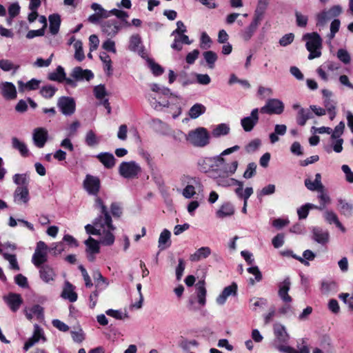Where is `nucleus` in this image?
<instances>
[{
	"label": "nucleus",
	"instance_id": "9d476101",
	"mask_svg": "<svg viewBox=\"0 0 353 353\" xmlns=\"http://www.w3.org/2000/svg\"><path fill=\"white\" fill-rule=\"evenodd\" d=\"M57 106L63 114L70 116L76 110V103L73 98L70 97H61L58 99Z\"/></svg>",
	"mask_w": 353,
	"mask_h": 353
},
{
	"label": "nucleus",
	"instance_id": "f8f14e48",
	"mask_svg": "<svg viewBox=\"0 0 353 353\" xmlns=\"http://www.w3.org/2000/svg\"><path fill=\"white\" fill-rule=\"evenodd\" d=\"M101 182L97 176L87 174L83 181V187L89 194L97 196L99 192Z\"/></svg>",
	"mask_w": 353,
	"mask_h": 353
},
{
	"label": "nucleus",
	"instance_id": "2eb2a0df",
	"mask_svg": "<svg viewBox=\"0 0 353 353\" xmlns=\"http://www.w3.org/2000/svg\"><path fill=\"white\" fill-rule=\"evenodd\" d=\"M48 139V132L45 128H37L32 132V141L34 145L42 148L45 146Z\"/></svg>",
	"mask_w": 353,
	"mask_h": 353
},
{
	"label": "nucleus",
	"instance_id": "a211bd4d",
	"mask_svg": "<svg viewBox=\"0 0 353 353\" xmlns=\"http://www.w3.org/2000/svg\"><path fill=\"white\" fill-rule=\"evenodd\" d=\"M278 294L280 299L285 303L292 302V299L288 292L291 288V281L290 277H286L282 282L278 284Z\"/></svg>",
	"mask_w": 353,
	"mask_h": 353
},
{
	"label": "nucleus",
	"instance_id": "20e7f679",
	"mask_svg": "<svg viewBox=\"0 0 353 353\" xmlns=\"http://www.w3.org/2000/svg\"><path fill=\"white\" fill-rule=\"evenodd\" d=\"M141 172L140 165L134 161H123L119 166V173L125 179L137 178Z\"/></svg>",
	"mask_w": 353,
	"mask_h": 353
},
{
	"label": "nucleus",
	"instance_id": "393cba45",
	"mask_svg": "<svg viewBox=\"0 0 353 353\" xmlns=\"http://www.w3.org/2000/svg\"><path fill=\"white\" fill-rule=\"evenodd\" d=\"M74 286L69 281H65L63 290L61 292V297L64 299H68L69 301L73 303L77 300V294L74 292Z\"/></svg>",
	"mask_w": 353,
	"mask_h": 353
},
{
	"label": "nucleus",
	"instance_id": "ea45409f",
	"mask_svg": "<svg viewBox=\"0 0 353 353\" xmlns=\"http://www.w3.org/2000/svg\"><path fill=\"white\" fill-rule=\"evenodd\" d=\"M50 21V31L52 34L55 35L59 32L60 24H61V18L58 14H51L49 17Z\"/></svg>",
	"mask_w": 353,
	"mask_h": 353
},
{
	"label": "nucleus",
	"instance_id": "c03bdc74",
	"mask_svg": "<svg viewBox=\"0 0 353 353\" xmlns=\"http://www.w3.org/2000/svg\"><path fill=\"white\" fill-rule=\"evenodd\" d=\"M234 209L232 204L226 203L222 205L220 209L216 212V216L219 218H224L231 216L234 214Z\"/></svg>",
	"mask_w": 353,
	"mask_h": 353
},
{
	"label": "nucleus",
	"instance_id": "4468645a",
	"mask_svg": "<svg viewBox=\"0 0 353 353\" xmlns=\"http://www.w3.org/2000/svg\"><path fill=\"white\" fill-rule=\"evenodd\" d=\"M220 162L217 159V156L213 157L201 158L198 161V168L201 172H208L211 171V176L214 174L216 168V163Z\"/></svg>",
	"mask_w": 353,
	"mask_h": 353
},
{
	"label": "nucleus",
	"instance_id": "680f3d73",
	"mask_svg": "<svg viewBox=\"0 0 353 353\" xmlns=\"http://www.w3.org/2000/svg\"><path fill=\"white\" fill-rule=\"evenodd\" d=\"M93 92L97 99H103L108 96V92L103 84H99L94 87Z\"/></svg>",
	"mask_w": 353,
	"mask_h": 353
},
{
	"label": "nucleus",
	"instance_id": "79ce46f5",
	"mask_svg": "<svg viewBox=\"0 0 353 353\" xmlns=\"http://www.w3.org/2000/svg\"><path fill=\"white\" fill-rule=\"evenodd\" d=\"M108 12H109V17H110V15H114L115 17H117V18L118 19L120 20L119 23H121V24L123 23V26H130V24L127 21V19L128 18L129 16H128V14L125 11H123L121 10L114 8V9H112L111 10H109Z\"/></svg>",
	"mask_w": 353,
	"mask_h": 353
},
{
	"label": "nucleus",
	"instance_id": "72a5a7b5",
	"mask_svg": "<svg viewBox=\"0 0 353 353\" xmlns=\"http://www.w3.org/2000/svg\"><path fill=\"white\" fill-rule=\"evenodd\" d=\"M210 254L211 249L209 247H201L190 256V260L191 261H199L208 258Z\"/></svg>",
	"mask_w": 353,
	"mask_h": 353
},
{
	"label": "nucleus",
	"instance_id": "f3484780",
	"mask_svg": "<svg viewBox=\"0 0 353 353\" xmlns=\"http://www.w3.org/2000/svg\"><path fill=\"white\" fill-rule=\"evenodd\" d=\"M13 200L17 204L26 205L30 201L28 187L17 186L13 193Z\"/></svg>",
	"mask_w": 353,
	"mask_h": 353
},
{
	"label": "nucleus",
	"instance_id": "f704fd0d",
	"mask_svg": "<svg viewBox=\"0 0 353 353\" xmlns=\"http://www.w3.org/2000/svg\"><path fill=\"white\" fill-rule=\"evenodd\" d=\"M196 296H197L198 303L201 306H204L206 303L205 296H206V293H207V290L205 287L204 280L199 281L196 284Z\"/></svg>",
	"mask_w": 353,
	"mask_h": 353
},
{
	"label": "nucleus",
	"instance_id": "5fc2aeb1",
	"mask_svg": "<svg viewBox=\"0 0 353 353\" xmlns=\"http://www.w3.org/2000/svg\"><path fill=\"white\" fill-rule=\"evenodd\" d=\"M316 26L320 27L324 26L327 21L332 19L327 10H323L322 12L318 13L316 16Z\"/></svg>",
	"mask_w": 353,
	"mask_h": 353
},
{
	"label": "nucleus",
	"instance_id": "58836bf2",
	"mask_svg": "<svg viewBox=\"0 0 353 353\" xmlns=\"http://www.w3.org/2000/svg\"><path fill=\"white\" fill-rule=\"evenodd\" d=\"M92 277L96 283V288L105 289L109 285V281L103 277L99 270H96L92 272Z\"/></svg>",
	"mask_w": 353,
	"mask_h": 353
},
{
	"label": "nucleus",
	"instance_id": "f03ea898",
	"mask_svg": "<svg viewBox=\"0 0 353 353\" xmlns=\"http://www.w3.org/2000/svg\"><path fill=\"white\" fill-rule=\"evenodd\" d=\"M210 134L206 128L199 127L189 131L185 135L186 141L194 147L203 148L210 143Z\"/></svg>",
	"mask_w": 353,
	"mask_h": 353
},
{
	"label": "nucleus",
	"instance_id": "ddd939ff",
	"mask_svg": "<svg viewBox=\"0 0 353 353\" xmlns=\"http://www.w3.org/2000/svg\"><path fill=\"white\" fill-rule=\"evenodd\" d=\"M259 110L254 108L252 110L250 116L243 117L241 120V125L245 132L252 131L258 123Z\"/></svg>",
	"mask_w": 353,
	"mask_h": 353
},
{
	"label": "nucleus",
	"instance_id": "e2e57ef3",
	"mask_svg": "<svg viewBox=\"0 0 353 353\" xmlns=\"http://www.w3.org/2000/svg\"><path fill=\"white\" fill-rule=\"evenodd\" d=\"M19 68V65H14L12 62L8 59L0 60V68L5 72H8L12 70L16 71L18 70Z\"/></svg>",
	"mask_w": 353,
	"mask_h": 353
},
{
	"label": "nucleus",
	"instance_id": "0e129e2a",
	"mask_svg": "<svg viewBox=\"0 0 353 353\" xmlns=\"http://www.w3.org/2000/svg\"><path fill=\"white\" fill-rule=\"evenodd\" d=\"M341 21L339 19H334L330 24V32L327 34V37L331 41L335 37V34L339 30Z\"/></svg>",
	"mask_w": 353,
	"mask_h": 353
},
{
	"label": "nucleus",
	"instance_id": "39448f33",
	"mask_svg": "<svg viewBox=\"0 0 353 353\" xmlns=\"http://www.w3.org/2000/svg\"><path fill=\"white\" fill-rule=\"evenodd\" d=\"M150 87L151 90L156 93L155 94H151L149 98V101L152 107L156 110H161L162 108L168 107L170 105L169 101L168 100H161V98L158 97L163 86L153 83Z\"/></svg>",
	"mask_w": 353,
	"mask_h": 353
},
{
	"label": "nucleus",
	"instance_id": "aec40b11",
	"mask_svg": "<svg viewBox=\"0 0 353 353\" xmlns=\"http://www.w3.org/2000/svg\"><path fill=\"white\" fill-rule=\"evenodd\" d=\"M237 289L238 287L236 283H232L231 285L225 287L222 292L217 296L216 299V303L220 305H223L230 296H234L237 294Z\"/></svg>",
	"mask_w": 353,
	"mask_h": 353
},
{
	"label": "nucleus",
	"instance_id": "13d9d810",
	"mask_svg": "<svg viewBox=\"0 0 353 353\" xmlns=\"http://www.w3.org/2000/svg\"><path fill=\"white\" fill-rule=\"evenodd\" d=\"M74 48L75 49L74 58L78 61H82L85 58L82 42L79 40H77L74 43Z\"/></svg>",
	"mask_w": 353,
	"mask_h": 353
},
{
	"label": "nucleus",
	"instance_id": "37998d69",
	"mask_svg": "<svg viewBox=\"0 0 353 353\" xmlns=\"http://www.w3.org/2000/svg\"><path fill=\"white\" fill-rule=\"evenodd\" d=\"M230 128L228 124L220 123L214 127L212 134L214 137H219L221 136H225L230 133Z\"/></svg>",
	"mask_w": 353,
	"mask_h": 353
},
{
	"label": "nucleus",
	"instance_id": "7c9ffc66",
	"mask_svg": "<svg viewBox=\"0 0 353 353\" xmlns=\"http://www.w3.org/2000/svg\"><path fill=\"white\" fill-rule=\"evenodd\" d=\"M11 141L12 148L18 150L21 157H27L30 155L28 146L23 141L17 137H12Z\"/></svg>",
	"mask_w": 353,
	"mask_h": 353
},
{
	"label": "nucleus",
	"instance_id": "4d7b16f0",
	"mask_svg": "<svg viewBox=\"0 0 353 353\" xmlns=\"http://www.w3.org/2000/svg\"><path fill=\"white\" fill-rule=\"evenodd\" d=\"M268 6L257 4L256 8L254 11L252 21L260 24L261 21L263 18V14L267 9Z\"/></svg>",
	"mask_w": 353,
	"mask_h": 353
},
{
	"label": "nucleus",
	"instance_id": "8fccbe9b",
	"mask_svg": "<svg viewBox=\"0 0 353 353\" xmlns=\"http://www.w3.org/2000/svg\"><path fill=\"white\" fill-rule=\"evenodd\" d=\"M310 118V112L308 110L300 108L296 117V122L299 125L303 126L306 121Z\"/></svg>",
	"mask_w": 353,
	"mask_h": 353
},
{
	"label": "nucleus",
	"instance_id": "9b49d317",
	"mask_svg": "<svg viewBox=\"0 0 353 353\" xmlns=\"http://www.w3.org/2000/svg\"><path fill=\"white\" fill-rule=\"evenodd\" d=\"M187 185L183 190L182 194L185 199H191L196 194V190H200L202 184L197 177H187Z\"/></svg>",
	"mask_w": 353,
	"mask_h": 353
},
{
	"label": "nucleus",
	"instance_id": "4be33fe9",
	"mask_svg": "<svg viewBox=\"0 0 353 353\" xmlns=\"http://www.w3.org/2000/svg\"><path fill=\"white\" fill-rule=\"evenodd\" d=\"M231 176L232 175H229L228 174L214 173L212 175V177L215 179L216 183L219 186L226 188L232 186L234 185V183H236V179L231 178Z\"/></svg>",
	"mask_w": 353,
	"mask_h": 353
},
{
	"label": "nucleus",
	"instance_id": "f257e3e1",
	"mask_svg": "<svg viewBox=\"0 0 353 353\" xmlns=\"http://www.w3.org/2000/svg\"><path fill=\"white\" fill-rule=\"evenodd\" d=\"M94 206L104 216V228H102L100 235L101 236V242L103 245H111L114 242V236L112 232L115 230V227L112 225V217L101 198L98 196L95 198Z\"/></svg>",
	"mask_w": 353,
	"mask_h": 353
},
{
	"label": "nucleus",
	"instance_id": "cd10ccee",
	"mask_svg": "<svg viewBox=\"0 0 353 353\" xmlns=\"http://www.w3.org/2000/svg\"><path fill=\"white\" fill-rule=\"evenodd\" d=\"M274 333L276 339L281 343H287L290 336L288 334L285 327L281 323L274 325Z\"/></svg>",
	"mask_w": 353,
	"mask_h": 353
},
{
	"label": "nucleus",
	"instance_id": "c9c22d12",
	"mask_svg": "<svg viewBox=\"0 0 353 353\" xmlns=\"http://www.w3.org/2000/svg\"><path fill=\"white\" fill-rule=\"evenodd\" d=\"M24 312L29 320H31L33 316H37L38 319L43 317V308L39 305H34L31 308L26 309Z\"/></svg>",
	"mask_w": 353,
	"mask_h": 353
},
{
	"label": "nucleus",
	"instance_id": "7ed1b4c3",
	"mask_svg": "<svg viewBox=\"0 0 353 353\" xmlns=\"http://www.w3.org/2000/svg\"><path fill=\"white\" fill-rule=\"evenodd\" d=\"M302 39L306 42V48L310 52L309 59L318 58L321 55L320 50L322 46V39L317 32L306 33L303 36Z\"/></svg>",
	"mask_w": 353,
	"mask_h": 353
},
{
	"label": "nucleus",
	"instance_id": "09e8293b",
	"mask_svg": "<svg viewBox=\"0 0 353 353\" xmlns=\"http://www.w3.org/2000/svg\"><path fill=\"white\" fill-rule=\"evenodd\" d=\"M338 206L339 211L344 215L349 216L351 214L353 206L342 199H338Z\"/></svg>",
	"mask_w": 353,
	"mask_h": 353
},
{
	"label": "nucleus",
	"instance_id": "a878e982",
	"mask_svg": "<svg viewBox=\"0 0 353 353\" xmlns=\"http://www.w3.org/2000/svg\"><path fill=\"white\" fill-rule=\"evenodd\" d=\"M236 183H234V185H238V188L235 189L234 192L236 196L243 200H248L250 196L253 194V189L251 187L246 188L244 191L243 183L242 181L236 179Z\"/></svg>",
	"mask_w": 353,
	"mask_h": 353
},
{
	"label": "nucleus",
	"instance_id": "c85d7f7f",
	"mask_svg": "<svg viewBox=\"0 0 353 353\" xmlns=\"http://www.w3.org/2000/svg\"><path fill=\"white\" fill-rule=\"evenodd\" d=\"M96 157L106 168H112L115 165L116 159L112 153L101 152Z\"/></svg>",
	"mask_w": 353,
	"mask_h": 353
},
{
	"label": "nucleus",
	"instance_id": "bb28decb",
	"mask_svg": "<svg viewBox=\"0 0 353 353\" xmlns=\"http://www.w3.org/2000/svg\"><path fill=\"white\" fill-rule=\"evenodd\" d=\"M259 25L255 21H252L249 26L241 30L239 33L241 38L245 41L250 40Z\"/></svg>",
	"mask_w": 353,
	"mask_h": 353
},
{
	"label": "nucleus",
	"instance_id": "bf43d9fd",
	"mask_svg": "<svg viewBox=\"0 0 353 353\" xmlns=\"http://www.w3.org/2000/svg\"><path fill=\"white\" fill-rule=\"evenodd\" d=\"M57 90L53 85H46L41 88L40 93L44 98L50 99L54 95Z\"/></svg>",
	"mask_w": 353,
	"mask_h": 353
},
{
	"label": "nucleus",
	"instance_id": "a18cd8bd",
	"mask_svg": "<svg viewBox=\"0 0 353 353\" xmlns=\"http://www.w3.org/2000/svg\"><path fill=\"white\" fill-rule=\"evenodd\" d=\"M13 182L18 186L28 187L30 183V177L28 173L15 174L12 176Z\"/></svg>",
	"mask_w": 353,
	"mask_h": 353
},
{
	"label": "nucleus",
	"instance_id": "4c0bfd02",
	"mask_svg": "<svg viewBox=\"0 0 353 353\" xmlns=\"http://www.w3.org/2000/svg\"><path fill=\"white\" fill-rule=\"evenodd\" d=\"M41 81L36 79H32L27 83H23L22 81H18L19 91L23 92L25 90H34L39 88Z\"/></svg>",
	"mask_w": 353,
	"mask_h": 353
},
{
	"label": "nucleus",
	"instance_id": "6ab92c4d",
	"mask_svg": "<svg viewBox=\"0 0 353 353\" xmlns=\"http://www.w3.org/2000/svg\"><path fill=\"white\" fill-rule=\"evenodd\" d=\"M3 300L8 305L10 309L15 312L23 303V299L19 294L9 293L7 296H3Z\"/></svg>",
	"mask_w": 353,
	"mask_h": 353
},
{
	"label": "nucleus",
	"instance_id": "774afa93",
	"mask_svg": "<svg viewBox=\"0 0 353 353\" xmlns=\"http://www.w3.org/2000/svg\"><path fill=\"white\" fill-rule=\"evenodd\" d=\"M148 63L152 73L155 76H159L163 72V68L160 65L155 63L152 59H148Z\"/></svg>",
	"mask_w": 353,
	"mask_h": 353
},
{
	"label": "nucleus",
	"instance_id": "412c9836",
	"mask_svg": "<svg viewBox=\"0 0 353 353\" xmlns=\"http://www.w3.org/2000/svg\"><path fill=\"white\" fill-rule=\"evenodd\" d=\"M0 92L2 96L8 100L14 99L17 97L15 85L10 82H3L0 84Z\"/></svg>",
	"mask_w": 353,
	"mask_h": 353
},
{
	"label": "nucleus",
	"instance_id": "49530a36",
	"mask_svg": "<svg viewBox=\"0 0 353 353\" xmlns=\"http://www.w3.org/2000/svg\"><path fill=\"white\" fill-rule=\"evenodd\" d=\"M205 107L201 103H196L189 110V116L191 119H195L205 112Z\"/></svg>",
	"mask_w": 353,
	"mask_h": 353
},
{
	"label": "nucleus",
	"instance_id": "3c124183",
	"mask_svg": "<svg viewBox=\"0 0 353 353\" xmlns=\"http://www.w3.org/2000/svg\"><path fill=\"white\" fill-rule=\"evenodd\" d=\"M85 142L88 146L94 147L99 143L100 139L97 137L94 131L90 130L86 132Z\"/></svg>",
	"mask_w": 353,
	"mask_h": 353
},
{
	"label": "nucleus",
	"instance_id": "69168bd1",
	"mask_svg": "<svg viewBox=\"0 0 353 353\" xmlns=\"http://www.w3.org/2000/svg\"><path fill=\"white\" fill-rule=\"evenodd\" d=\"M261 144V141L259 139H253L245 145V150L248 153H253L259 148Z\"/></svg>",
	"mask_w": 353,
	"mask_h": 353
},
{
	"label": "nucleus",
	"instance_id": "0eeeda50",
	"mask_svg": "<svg viewBox=\"0 0 353 353\" xmlns=\"http://www.w3.org/2000/svg\"><path fill=\"white\" fill-rule=\"evenodd\" d=\"M283 103L276 99H270L266 101L264 106L261 108L259 112L262 114H280L283 112Z\"/></svg>",
	"mask_w": 353,
	"mask_h": 353
},
{
	"label": "nucleus",
	"instance_id": "c756f323",
	"mask_svg": "<svg viewBox=\"0 0 353 353\" xmlns=\"http://www.w3.org/2000/svg\"><path fill=\"white\" fill-rule=\"evenodd\" d=\"M312 234L313 239L320 244L324 245L329 241V232L320 228H314Z\"/></svg>",
	"mask_w": 353,
	"mask_h": 353
},
{
	"label": "nucleus",
	"instance_id": "6e6d98bb",
	"mask_svg": "<svg viewBox=\"0 0 353 353\" xmlns=\"http://www.w3.org/2000/svg\"><path fill=\"white\" fill-rule=\"evenodd\" d=\"M268 6L257 4L256 8L254 11L252 21L260 24L261 21L263 18V14L267 9Z\"/></svg>",
	"mask_w": 353,
	"mask_h": 353
},
{
	"label": "nucleus",
	"instance_id": "b1692460",
	"mask_svg": "<svg viewBox=\"0 0 353 353\" xmlns=\"http://www.w3.org/2000/svg\"><path fill=\"white\" fill-rule=\"evenodd\" d=\"M71 76L76 81H90L94 77V74L90 70H83L81 67H75L72 72Z\"/></svg>",
	"mask_w": 353,
	"mask_h": 353
},
{
	"label": "nucleus",
	"instance_id": "dca6fc26",
	"mask_svg": "<svg viewBox=\"0 0 353 353\" xmlns=\"http://www.w3.org/2000/svg\"><path fill=\"white\" fill-rule=\"evenodd\" d=\"M103 228H104V216L100 213V215L93 221L92 225L87 224L85 226V230L88 234L99 236L101 234Z\"/></svg>",
	"mask_w": 353,
	"mask_h": 353
},
{
	"label": "nucleus",
	"instance_id": "e433bc0d",
	"mask_svg": "<svg viewBox=\"0 0 353 353\" xmlns=\"http://www.w3.org/2000/svg\"><path fill=\"white\" fill-rule=\"evenodd\" d=\"M170 236H171V233L167 229H164L161 232V233L160 234V236L159 238V241H158V243H159L158 246L160 248V250H164L170 245V244H171Z\"/></svg>",
	"mask_w": 353,
	"mask_h": 353
},
{
	"label": "nucleus",
	"instance_id": "5701e85b",
	"mask_svg": "<svg viewBox=\"0 0 353 353\" xmlns=\"http://www.w3.org/2000/svg\"><path fill=\"white\" fill-rule=\"evenodd\" d=\"M39 276L43 282L49 283L54 280L56 273L54 269L50 265H43L40 266Z\"/></svg>",
	"mask_w": 353,
	"mask_h": 353
},
{
	"label": "nucleus",
	"instance_id": "423d86ee",
	"mask_svg": "<svg viewBox=\"0 0 353 353\" xmlns=\"http://www.w3.org/2000/svg\"><path fill=\"white\" fill-rule=\"evenodd\" d=\"M48 246L45 242L39 241L37 243L34 253L32 256V263L37 267H40L48 260L47 256Z\"/></svg>",
	"mask_w": 353,
	"mask_h": 353
},
{
	"label": "nucleus",
	"instance_id": "de8ad7c7",
	"mask_svg": "<svg viewBox=\"0 0 353 353\" xmlns=\"http://www.w3.org/2000/svg\"><path fill=\"white\" fill-rule=\"evenodd\" d=\"M85 244L87 246L86 252L90 254H97L99 252V242L92 237H89L85 241Z\"/></svg>",
	"mask_w": 353,
	"mask_h": 353
},
{
	"label": "nucleus",
	"instance_id": "052dcab7",
	"mask_svg": "<svg viewBox=\"0 0 353 353\" xmlns=\"http://www.w3.org/2000/svg\"><path fill=\"white\" fill-rule=\"evenodd\" d=\"M4 259L7 260L10 263V268L14 270H19V266L17 260L16 255L8 253H2Z\"/></svg>",
	"mask_w": 353,
	"mask_h": 353
},
{
	"label": "nucleus",
	"instance_id": "6e6552de",
	"mask_svg": "<svg viewBox=\"0 0 353 353\" xmlns=\"http://www.w3.org/2000/svg\"><path fill=\"white\" fill-rule=\"evenodd\" d=\"M217 159L220 160V162L216 163L214 173L228 174L229 175H232L235 173L239 165L237 161L228 163H226L225 159L221 156H217Z\"/></svg>",
	"mask_w": 353,
	"mask_h": 353
},
{
	"label": "nucleus",
	"instance_id": "473e14b6",
	"mask_svg": "<svg viewBox=\"0 0 353 353\" xmlns=\"http://www.w3.org/2000/svg\"><path fill=\"white\" fill-rule=\"evenodd\" d=\"M323 216L325 220L329 223V224H335L336 226L340 229L343 232H345V228L343 227V225L341 224V223L339 221L338 216L335 212H334L332 210H326Z\"/></svg>",
	"mask_w": 353,
	"mask_h": 353
},
{
	"label": "nucleus",
	"instance_id": "338daca9",
	"mask_svg": "<svg viewBox=\"0 0 353 353\" xmlns=\"http://www.w3.org/2000/svg\"><path fill=\"white\" fill-rule=\"evenodd\" d=\"M305 185L311 191L322 192L323 185L322 183H316V181H312L310 179H307L305 180Z\"/></svg>",
	"mask_w": 353,
	"mask_h": 353
},
{
	"label": "nucleus",
	"instance_id": "864d4df0",
	"mask_svg": "<svg viewBox=\"0 0 353 353\" xmlns=\"http://www.w3.org/2000/svg\"><path fill=\"white\" fill-rule=\"evenodd\" d=\"M203 56L206 63L208 65V67L211 69L214 68V63L217 60V55L213 51H205L203 52Z\"/></svg>",
	"mask_w": 353,
	"mask_h": 353
},
{
	"label": "nucleus",
	"instance_id": "a19ab883",
	"mask_svg": "<svg viewBox=\"0 0 353 353\" xmlns=\"http://www.w3.org/2000/svg\"><path fill=\"white\" fill-rule=\"evenodd\" d=\"M48 78L50 81H57L59 83L64 81V79H65L64 68L62 66L59 65L57 68L56 71L48 74Z\"/></svg>",
	"mask_w": 353,
	"mask_h": 353
},
{
	"label": "nucleus",
	"instance_id": "1a4fd4ad",
	"mask_svg": "<svg viewBox=\"0 0 353 353\" xmlns=\"http://www.w3.org/2000/svg\"><path fill=\"white\" fill-rule=\"evenodd\" d=\"M122 27L123 25L117 19L107 20L101 24L102 32L110 38L114 37Z\"/></svg>",
	"mask_w": 353,
	"mask_h": 353
},
{
	"label": "nucleus",
	"instance_id": "2f4dec72",
	"mask_svg": "<svg viewBox=\"0 0 353 353\" xmlns=\"http://www.w3.org/2000/svg\"><path fill=\"white\" fill-rule=\"evenodd\" d=\"M141 39L139 34H134L130 39L129 49L131 51L138 52L141 57H143V49L141 46Z\"/></svg>",
	"mask_w": 353,
	"mask_h": 353
},
{
	"label": "nucleus",
	"instance_id": "603ef678",
	"mask_svg": "<svg viewBox=\"0 0 353 353\" xmlns=\"http://www.w3.org/2000/svg\"><path fill=\"white\" fill-rule=\"evenodd\" d=\"M100 59L103 63L104 70L108 72V74L110 75L112 74V61L110 56L106 52H102L100 54Z\"/></svg>",
	"mask_w": 353,
	"mask_h": 353
}]
</instances>
